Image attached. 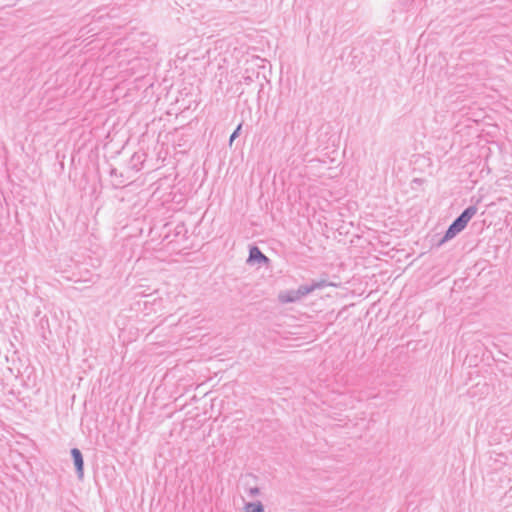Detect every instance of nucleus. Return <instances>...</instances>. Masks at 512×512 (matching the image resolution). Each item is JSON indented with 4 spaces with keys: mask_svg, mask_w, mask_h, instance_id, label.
<instances>
[{
    "mask_svg": "<svg viewBox=\"0 0 512 512\" xmlns=\"http://www.w3.org/2000/svg\"><path fill=\"white\" fill-rule=\"evenodd\" d=\"M477 213V207L471 205L464 209L462 213L456 217L453 222L449 225L446 230L444 236L440 239L437 246L443 245L445 242L454 238L458 233L465 229L468 222L472 219V217Z\"/></svg>",
    "mask_w": 512,
    "mask_h": 512,
    "instance_id": "1",
    "label": "nucleus"
},
{
    "mask_svg": "<svg viewBox=\"0 0 512 512\" xmlns=\"http://www.w3.org/2000/svg\"><path fill=\"white\" fill-rule=\"evenodd\" d=\"M329 285L331 284L326 280L313 281L310 285H300L296 290H290L285 294H281L279 299L282 303H294L301 300L303 297L315 291L316 289H322Z\"/></svg>",
    "mask_w": 512,
    "mask_h": 512,
    "instance_id": "2",
    "label": "nucleus"
},
{
    "mask_svg": "<svg viewBox=\"0 0 512 512\" xmlns=\"http://www.w3.org/2000/svg\"><path fill=\"white\" fill-rule=\"evenodd\" d=\"M70 453L75 466L77 477L78 479L82 480L84 477L83 455L78 448H72Z\"/></svg>",
    "mask_w": 512,
    "mask_h": 512,
    "instance_id": "3",
    "label": "nucleus"
},
{
    "mask_svg": "<svg viewBox=\"0 0 512 512\" xmlns=\"http://www.w3.org/2000/svg\"><path fill=\"white\" fill-rule=\"evenodd\" d=\"M248 262L268 263L269 258L257 246H252L249 250Z\"/></svg>",
    "mask_w": 512,
    "mask_h": 512,
    "instance_id": "4",
    "label": "nucleus"
},
{
    "mask_svg": "<svg viewBox=\"0 0 512 512\" xmlns=\"http://www.w3.org/2000/svg\"><path fill=\"white\" fill-rule=\"evenodd\" d=\"M245 512H265L264 506L260 501L248 502L244 506Z\"/></svg>",
    "mask_w": 512,
    "mask_h": 512,
    "instance_id": "5",
    "label": "nucleus"
},
{
    "mask_svg": "<svg viewBox=\"0 0 512 512\" xmlns=\"http://www.w3.org/2000/svg\"><path fill=\"white\" fill-rule=\"evenodd\" d=\"M242 124L240 123L236 129L233 131V133L230 135L229 138V144L232 145L233 141L239 136V133L241 131Z\"/></svg>",
    "mask_w": 512,
    "mask_h": 512,
    "instance_id": "6",
    "label": "nucleus"
},
{
    "mask_svg": "<svg viewBox=\"0 0 512 512\" xmlns=\"http://www.w3.org/2000/svg\"><path fill=\"white\" fill-rule=\"evenodd\" d=\"M259 493H260V489L258 487H251L248 489V495L252 498L259 495Z\"/></svg>",
    "mask_w": 512,
    "mask_h": 512,
    "instance_id": "7",
    "label": "nucleus"
},
{
    "mask_svg": "<svg viewBox=\"0 0 512 512\" xmlns=\"http://www.w3.org/2000/svg\"><path fill=\"white\" fill-rule=\"evenodd\" d=\"M110 175H111V176H115V175H117V169L112 168V169L110 170Z\"/></svg>",
    "mask_w": 512,
    "mask_h": 512,
    "instance_id": "8",
    "label": "nucleus"
},
{
    "mask_svg": "<svg viewBox=\"0 0 512 512\" xmlns=\"http://www.w3.org/2000/svg\"><path fill=\"white\" fill-rule=\"evenodd\" d=\"M244 80L246 83H249L251 81V77H245Z\"/></svg>",
    "mask_w": 512,
    "mask_h": 512,
    "instance_id": "9",
    "label": "nucleus"
}]
</instances>
